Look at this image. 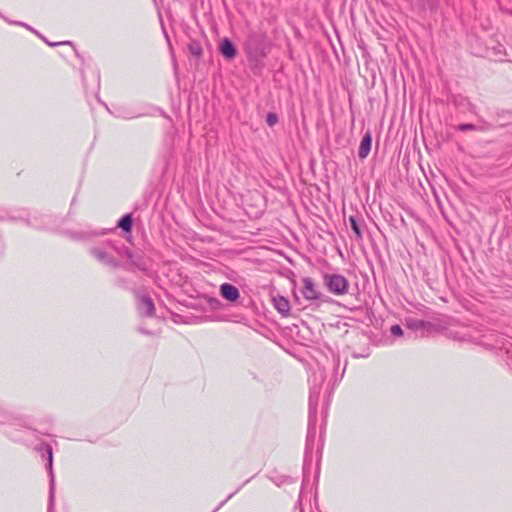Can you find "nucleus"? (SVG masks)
I'll return each mask as SVG.
<instances>
[{
  "label": "nucleus",
  "instance_id": "nucleus-1",
  "mask_svg": "<svg viewBox=\"0 0 512 512\" xmlns=\"http://www.w3.org/2000/svg\"><path fill=\"white\" fill-rule=\"evenodd\" d=\"M338 367L339 358L334 356L332 360H326L325 364L317 362L316 365L311 368V375L309 377V423L303 462L304 480H306L307 475L313 469H318L319 466L322 440L321 437L317 438L316 433L317 405L322 386L326 384V390H332L342 379L345 368H343L342 373L339 375L337 372ZM304 482L305 481H303V483Z\"/></svg>",
  "mask_w": 512,
  "mask_h": 512
},
{
  "label": "nucleus",
  "instance_id": "nucleus-2",
  "mask_svg": "<svg viewBox=\"0 0 512 512\" xmlns=\"http://www.w3.org/2000/svg\"><path fill=\"white\" fill-rule=\"evenodd\" d=\"M245 52L253 68H262L269 52L267 36L261 32H250L245 42Z\"/></svg>",
  "mask_w": 512,
  "mask_h": 512
},
{
  "label": "nucleus",
  "instance_id": "nucleus-3",
  "mask_svg": "<svg viewBox=\"0 0 512 512\" xmlns=\"http://www.w3.org/2000/svg\"><path fill=\"white\" fill-rule=\"evenodd\" d=\"M51 216L46 214H26L24 210H19L16 213L4 211L0 208V221H18L23 220L28 226L36 229H49L51 223Z\"/></svg>",
  "mask_w": 512,
  "mask_h": 512
},
{
  "label": "nucleus",
  "instance_id": "nucleus-4",
  "mask_svg": "<svg viewBox=\"0 0 512 512\" xmlns=\"http://www.w3.org/2000/svg\"><path fill=\"white\" fill-rule=\"evenodd\" d=\"M93 256H132L125 248L122 240L106 238L104 240L95 239L91 248Z\"/></svg>",
  "mask_w": 512,
  "mask_h": 512
},
{
  "label": "nucleus",
  "instance_id": "nucleus-5",
  "mask_svg": "<svg viewBox=\"0 0 512 512\" xmlns=\"http://www.w3.org/2000/svg\"><path fill=\"white\" fill-rule=\"evenodd\" d=\"M449 337L456 341L460 342H468L474 343L477 345L486 346L489 348H504L499 344L488 343L484 340V335H479V333L471 327H460L457 330H449Z\"/></svg>",
  "mask_w": 512,
  "mask_h": 512
},
{
  "label": "nucleus",
  "instance_id": "nucleus-6",
  "mask_svg": "<svg viewBox=\"0 0 512 512\" xmlns=\"http://www.w3.org/2000/svg\"><path fill=\"white\" fill-rule=\"evenodd\" d=\"M114 229H105V228H99V229H92L87 228L83 230H70L67 231V235L70 239L75 241H81L86 243L93 244L95 242V239L104 236L108 234L109 232L113 231Z\"/></svg>",
  "mask_w": 512,
  "mask_h": 512
},
{
  "label": "nucleus",
  "instance_id": "nucleus-7",
  "mask_svg": "<svg viewBox=\"0 0 512 512\" xmlns=\"http://www.w3.org/2000/svg\"><path fill=\"white\" fill-rule=\"evenodd\" d=\"M323 280L327 289L335 295H344L348 292V280L340 274L326 273Z\"/></svg>",
  "mask_w": 512,
  "mask_h": 512
},
{
  "label": "nucleus",
  "instance_id": "nucleus-8",
  "mask_svg": "<svg viewBox=\"0 0 512 512\" xmlns=\"http://www.w3.org/2000/svg\"><path fill=\"white\" fill-rule=\"evenodd\" d=\"M484 56L499 62H512V52H508L504 45L491 39L485 48Z\"/></svg>",
  "mask_w": 512,
  "mask_h": 512
},
{
  "label": "nucleus",
  "instance_id": "nucleus-9",
  "mask_svg": "<svg viewBox=\"0 0 512 512\" xmlns=\"http://www.w3.org/2000/svg\"><path fill=\"white\" fill-rule=\"evenodd\" d=\"M101 262L110 268L124 267L127 270L134 271L135 269L145 272L147 270L146 264L140 262L143 258H137L139 262L133 261V258H99Z\"/></svg>",
  "mask_w": 512,
  "mask_h": 512
},
{
  "label": "nucleus",
  "instance_id": "nucleus-10",
  "mask_svg": "<svg viewBox=\"0 0 512 512\" xmlns=\"http://www.w3.org/2000/svg\"><path fill=\"white\" fill-rule=\"evenodd\" d=\"M37 452L41 455L42 458H47L46 468L49 472L50 477V487H51V502L53 501L54 491H55V478L53 473V452L52 447L47 443H41L36 447Z\"/></svg>",
  "mask_w": 512,
  "mask_h": 512
},
{
  "label": "nucleus",
  "instance_id": "nucleus-11",
  "mask_svg": "<svg viewBox=\"0 0 512 512\" xmlns=\"http://www.w3.org/2000/svg\"><path fill=\"white\" fill-rule=\"evenodd\" d=\"M405 326L415 333V336L424 337L434 330V325L428 321L417 318H407Z\"/></svg>",
  "mask_w": 512,
  "mask_h": 512
},
{
  "label": "nucleus",
  "instance_id": "nucleus-12",
  "mask_svg": "<svg viewBox=\"0 0 512 512\" xmlns=\"http://www.w3.org/2000/svg\"><path fill=\"white\" fill-rule=\"evenodd\" d=\"M137 310L141 316L151 317L154 315L155 306L153 300L146 294L138 293L136 295Z\"/></svg>",
  "mask_w": 512,
  "mask_h": 512
},
{
  "label": "nucleus",
  "instance_id": "nucleus-13",
  "mask_svg": "<svg viewBox=\"0 0 512 512\" xmlns=\"http://www.w3.org/2000/svg\"><path fill=\"white\" fill-rule=\"evenodd\" d=\"M348 225L354 233L355 238L361 239L366 224L362 215L358 211L348 217Z\"/></svg>",
  "mask_w": 512,
  "mask_h": 512
},
{
  "label": "nucleus",
  "instance_id": "nucleus-14",
  "mask_svg": "<svg viewBox=\"0 0 512 512\" xmlns=\"http://www.w3.org/2000/svg\"><path fill=\"white\" fill-rule=\"evenodd\" d=\"M302 294L307 300H318L321 297V292L318 290L314 281L311 278L303 279Z\"/></svg>",
  "mask_w": 512,
  "mask_h": 512
},
{
  "label": "nucleus",
  "instance_id": "nucleus-15",
  "mask_svg": "<svg viewBox=\"0 0 512 512\" xmlns=\"http://www.w3.org/2000/svg\"><path fill=\"white\" fill-rule=\"evenodd\" d=\"M219 52L226 60H233L237 55V48L232 40L223 38L219 43Z\"/></svg>",
  "mask_w": 512,
  "mask_h": 512
},
{
  "label": "nucleus",
  "instance_id": "nucleus-16",
  "mask_svg": "<svg viewBox=\"0 0 512 512\" xmlns=\"http://www.w3.org/2000/svg\"><path fill=\"white\" fill-rule=\"evenodd\" d=\"M414 10L417 11H435L439 4L440 0H405Z\"/></svg>",
  "mask_w": 512,
  "mask_h": 512
},
{
  "label": "nucleus",
  "instance_id": "nucleus-17",
  "mask_svg": "<svg viewBox=\"0 0 512 512\" xmlns=\"http://www.w3.org/2000/svg\"><path fill=\"white\" fill-rule=\"evenodd\" d=\"M220 294L224 299L231 302H235L240 297L238 288L229 283H224L220 286Z\"/></svg>",
  "mask_w": 512,
  "mask_h": 512
},
{
  "label": "nucleus",
  "instance_id": "nucleus-18",
  "mask_svg": "<svg viewBox=\"0 0 512 512\" xmlns=\"http://www.w3.org/2000/svg\"><path fill=\"white\" fill-rule=\"evenodd\" d=\"M371 146H372V136H371V133L369 131H367L362 136L360 146L358 149V157L360 159H365L371 151Z\"/></svg>",
  "mask_w": 512,
  "mask_h": 512
},
{
  "label": "nucleus",
  "instance_id": "nucleus-19",
  "mask_svg": "<svg viewBox=\"0 0 512 512\" xmlns=\"http://www.w3.org/2000/svg\"><path fill=\"white\" fill-rule=\"evenodd\" d=\"M133 215L131 213L124 214L118 221L114 229L119 228L124 233L130 234L133 228Z\"/></svg>",
  "mask_w": 512,
  "mask_h": 512
},
{
  "label": "nucleus",
  "instance_id": "nucleus-20",
  "mask_svg": "<svg viewBox=\"0 0 512 512\" xmlns=\"http://www.w3.org/2000/svg\"><path fill=\"white\" fill-rule=\"evenodd\" d=\"M450 100L457 108H463L470 112L474 110V105L469 101V99L466 96L456 94L452 95Z\"/></svg>",
  "mask_w": 512,
  "mask_h": 512
},
{
  "label": "nucleus",
  "instance_id": "nucleus-21",
  "mask_svg": "<svg viewBox=\"0 0 512 512\" xmlns=\"http://www.w3.org/2000/svg\"><path fill=\"white\" fill-rule=\"evenodd\" d=\"M275 309L283 316L288 315L290 311V303L283 296H277L273 299Z\"/></svg>",
  "mask_w": 512,
  "mask_h": 512
},
{
  "label": "nucleus",
  "instance_id": "nucleus-22",
  "mask_svg": "<svg viewBox=\"0 0 512 512\" xmlns=\"http://www.w3.org/2000/svg\"><path fill=\"white\" fill-rule=\"evenodd\" d=\"M188 51L195 58H200L203 53L200 42L196 40L190 41V43L188 44Z\"/></svg>",
  "mask_w": 512,
  "mask_h": 512
},
{
  "label": "nucleus",
  "instance_id": "nucleus-23",
  "mask_svg": "<svg viewBox=\"0 0 512 512\" xmlns=\"http://www.w3.org/2000/svg\"><path fill=\"white\" fill-rule=\"evenodd\" d=\"M0 17L3 18L5 21H7L10 24H14V25L25 27L26 29H28V30L32 31L33 33H35L38 37L43 38V36L38 31H36L35 29H33L31 26L27 25L26 23L19 22V21H9L1 13H0Z\"/></svg>",
  "mask_w": 512,
  "mask_h": 512
},
{
  "label": "nucleus",
  "instance_id": "nucleus-24",
  "mask_svg": "<svg viewBox=\"0 0 512 512\" xmlns=\"http://www.w3.org/2000/svg\"><path fill=\"white\" fill-rule=\"evenodd\" d=\"M271 480L277 485L281 486L286 483L292 482V479L287 476H277V477H271Z\"/></svg>",
  "mask_w": 512,
  "mask_h": 512
},
{
  "label": "nucleus",
  "instance_id": "nucleus-25",
  "mask_svg": "<svg viewBox=\"0 0 512 512\" xmlns=\"http://www.w3.org/2000/svg\"><path fill=\"white\" fill-rule=\"evenodd\" d=\"M477 126L472 123H461L457 126V130L461 132L474 131Z\"/></svg>",
  "mask_w": 512,
  "mask_h": 512
},
{
  "label": "nucleus",
  "instance_id": "nucleus-26",
  "mask_svg": "<svg viewBox=\"0 0 512 512\" xmlns=\"http://www.w3.org/2000/svg\"><path fill=\"white\" fill-rule=\"evenodd\" d=\"M278 122V116L274 112H269L266 116V123L272 127Z\"/></svg>",
  "mask_w": 512,
  "mask_h": 512
},
{
  "label": "nucleus",
  "instance_id": "nucleus-27",
  "mask_svg": "<svg viewBox=\"0 0 512 512\" xmlns=\"http://www.w3.org/2000/svg\"><path fill=\"white\" fill-rule=\"evenodd\" d=\"M118 117H122L124 119H133L135 117H137V115L133 114V113H130L128 112L127 110L125 109H119L118 110Z\"/></svg>",
  "mask_w": 512,
  "mask_h": 512
},
{
  "label": "nucleus",
  "instance_id": "nucleus-28",
  "mask_svg": "<svg viewBox=\"0 0 512 512\" xmlns=\"http://www.w3.org/2000/svg\"><path fill=\"white\" fill-rule=\"evenodd\" d=\"M9 420H10L9 414L2 407H0V423L4 424V423L9 422Z\"/></svg>",
  "mask_w": 512,
  "mask_h": 512
},
{
  "label": "nucleus",
  "instance_id": "nucleus-29",
  "mask_svg": "<svg viewBox=\"0 0 512 512\" xmlns=\"http://www.w3.org/2000/svg\"><path fill=\"white\" fill-rule=\"evenodd\" d=\"M42 39L45 41V43H47L49 46H52V47L58 46V45H72V42H70V41L52 42V41H48L44 37Z\"/></svg>",
  "mask_w": 512,
  "mask_h": 512
},
{
  "label": "nucleus",
  "instance_id": "nucleus-30",
  "mask_svg": "<svg viewBox=\"0 0 512 512\" xmlns=\"http://www.w3.org/2000/svg\"><path fill=\"white\" fill-rule=\"evenodd\" d=\"M390 331H391V334L394 336H402L403 335V330L399 325H393L391 327Z\"/></svg>",
  "mask_w": 512,
  "mask_h": 512
},
{
  "label": "nucleus",
  "instance_id": "nucleus-31",
  "mask_svg": "<svg viewBox=\"0 0 512 512\" xmlns=\"http://www.w3.org/2000/svg\"><path fill=\"white\" fill-rule=\"evenodd\" d=\"M238 491H239V489H237L235 492H233V493H231L230 495H228V497H227L225 500H223V501L219 504V506L215 509V511H216V510H218L220 507H222V506H223V505H224V504H225L229 499H231V498H232V497H233V496H234Z\"/></svg>",
  "mask_w": 512,
  "mask_h": 512
},
{
  "label": "nucleus",
  "instance_id": "nucleus-32",
  "mask_svg": "<svg viewBox=\"0 0 512 512\" xmlns=\"http://www.w3.org/2000/svg\"><path fill=\"white\" fill-rule=\"evenodd\" d=\"M162 31H163V34H164L166 40H167V43H168L169 47H171L170 38H169V35H168V33L166 31V28H165L163 23H162Z\"/></svg>",
  "mask_w": 512,
  "mask_h": 512
},
{
  "label": "nucleus",
  "instance_id": "nucleus-33",
  "mask_svg": "<svg viewBox=\"0 0 512 512\" xmlns=\"http://www.w3.org/2000/svg\"><path fill=\"white\" fill-rule=\"evenodd\" d=\"M53 504H54V500L51 502V488L49 489V507H48V512H54L53 511Z\"/></svg>",
  "mask_w": 512,
  "mask_h": 512
},
{
  "label": "nucleus",
  "instance_id": "nucleus-34",
  "mask_svg": "<svg viewBox=\"0 0 512 512\" xmlns=\"http://www.w3.org/2000/svg\"><path fill=\"white\" fill-rule=\"evenodd\" d=\"M303 499V489L300 492L298 503L301 504Z\"/></svg>",
  "mask_w": 512,
  "mask_h": 512
},
{
  "label": "nucleus",
  "instance_id": "nucleus-35",
  "mask_svg": "<svg viewBox=\"0 0 512 512\" xmlns=\"http://www.w3.org/2000/svg\"><path fill=\"white\" fill-rule=\"evenodd\" d=\"M139 331H140L141 333L148 334V332H147L146 330H144L143 328H140V329H139Z\"/></svg>",
  "mask_w": 512,
  "mask_h": 512
},
{
  "label": "nucleus",
  "instance_id": "nucleus-36",
  "mask_svg": "<svg viewBox=\"0 0 512 512\" xmlns=\"http://www.w3.org/2000/svg\"><path fill=\"white\" fill-rule=\"evenodd\" d=\"M252 251H254V256H258L259 255V252L258 251H255V249H252Z\"/></svg>",
  "mask_w": 512,
  "mask_h": 512
},
{
  "label": "nucleus",
  "instance_id": "nucleus-37",
  "mask_svg": "<svg viewBox=\"0 0 512 512\" xmlns=\"http://www.w3.org/2000/svg\"><path fill=\"white\" fill-rule=\"evenodd\" d=\"M287 260H289V262L292 264V259L290 257H287Z\"/></svg>",
  "mask_w": 512,
  "mask_h": 512
}]
</instances>
